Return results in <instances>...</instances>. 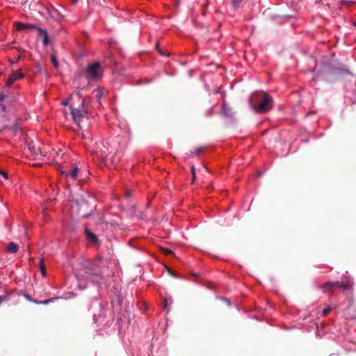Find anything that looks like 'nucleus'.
I'll list each match as a JSON object with an SVG mask.
<instances>
[{
	"label": "nucleus",
	"mask_w": 356,
	"mask_h": 356,
	"mask_svg": "<svg viewBox=\"0 0 356 356\" xmlns=\"http://www.w3.org/2000/svg\"><path fill=\"white\" fill-rule=\"evenodd\" d=\"M251 107L258 113H264L272 108L273 99L264 92H257L250 97Z\"/></svg>",
	"instance_id": "1"
},
{
	"label": "nucleus",
	"mask_w": 356,
	"mask_h": 356,
	"mask_svg": "<svg viewBox=\"0 0 356 356\" xmlns=\"http://www.w3.org/2000/svg\"><path fill=\"white\" fill-rule=\"evenodd\" d=\"M70 107L73 120L78 127L81 129L88 128L90 125L88 112L84 101L81 100V104L77 107L75 106L74 103L72 102L70 104Z\"/></svg>",
	"instance_id": "2"
},
{
	"label": "nucleus",
	"mask_w": 356,
	"mask_h": 356,
	"mask_svg": "<svg viewBox=\"0 0 356 356\" xmlns=\"http://www.w3.org/2000/svg\"><path fill=\"white\" fill-rule=\"evenodd\" d=\"M103 70L101 65L95 62L89 65L86 71V76L88 79L96 80L102 77Z\"/></svg>",
	"instance_id": "3"
},
{
	"label": "nucleus",
	"mask_w": 356,
	"mask_h": 356,
	"mask_svg": "<svg viewBox=\"0 0 356 356\" xmlns=\"http://www.w3.org/2000/svg\"><path fill=\"white\" fill-rule=\"evenodd\" d=\"M325 292H332L335 288H341L343 289H347L348 286L342 282H328L325 284L320 286Z\"/></svg>",
	"instance_id": "4"
},
{
	"label": "nucleus",
	"mask_w": 356,
	"mask_h": 356,
	"mask_svg": "<svg viewBox=\"0 0 356 356\" xmlns=\"http://www.w3.org/2000/svg\"><path fill=\"white\" fill-rule=\"evenodd\" d=\"M58 170L60 172V173L63 175H65L68 180L75 181L76 179L79 170L77 165L73 166V168L69 171L64 170L60 165L58 166Z\"/></svg>",
	"instance_id": "5"
},
{
	"label": "nucleus",
	"mask_w": 356,
	"mask_h": 356,
	"mask_svg": "<svg viewBox=\"0 0 356 356\" xmlns=\"http://www.w3.org/2000/svg\"><path fill=\"white\" fill-rule=\"evenodd\" d=\"M24 76V74L20 70L14 71L9 76V78L6 81V86L10 87L15 81L22 79Z\"/></svg>",
	"instance_id": "6"
},
{
	"label": "nucleus",
	"mask_w": 356,
	"mask_h": 356,
	"mask_svg": "<svg viewBox=\"0 0 356 356\" xmlns=\"http://www.w3.org/2000/svg\"><path fill=\"white\" fill-rule=\"evenodd\" d=\"M93 270H94L88 269V271H87V273L88 274V278L90 279L92 283L99 285L102 280V275L99 270L92 273V271Z\"/></svg>",
	"instance_id": "7"
},
{
	"label": "nucleus",
	"mask_w": 356,
	"mask_h": 356,
	"mask_svg": "<svg viewBox=\"0 0 356 356\" xmlns=\"http://www.w3.org/2000/svg\"><path fill=\"white\" fill-rule=\"evenodd\" d=\"M15 27L17 31H25L28 29H35L38 31V29L40 28L32 24H26L20 22L15 23Z\"/></svg>",
	"instance_id": "8"
},
{
	"label": "nucleus",
	"mask_w": 356,
	"mask_h": 356,
	"mask_svg": "<svg viewBox=\"0 0 356 356\" xmlns=\"http://www.w3.org/2000/svg\"><path fill=\"white\" fill-rule=\"evenodd\" d=\"M38 32L40 35H41L43 37V40H42L43 45L44 47L48 46L50 43V41H49V36H48V34H47V32L46 31V30H44L42 28H39V29H38Z\"/></svg>",
	"instance_id": "9"
},
{
	"label": "nucleus",
	"mask_w": 356,
	"mask_h": 356,
	"mask_svg": "<svg viewBox=\"0 0 356 356\" xmlns=\"http://www.w3.org/2000/svg\"><path fill=\"white\" fill-rule=\"evenodd\" d=\"M18 250V245L13 243V242H10L8 243V246H7V251L8 252H10V253H15L17 252Z\"/></svg>",
	"instance_id": "10"
},
{
	"label": "nucleus",
	"mask_w": 356,
	"mask_h": 356,
	"mask_svg": "<svg viewBox=\"0 0 356 356\" xmlns=\"http://www.w3.org/2000/svg\"><path fill=\"white\" fill-rule=\"evenodd\" d=\"M74 98H77L79 99H81L80 93L79 92H76L75 94L72 95L68 100H65V101L62 102V104L64 105V106L67 105L69 104V102L73 101V99Z\"/></svg>",
	"instance_id": "11"
},
{
	"label": "nucleus",
	"mask_w": 356,
	"mask_h": 356,
	"mask_svg": "<svg viewBox=\"0 0 356 356\" xmlns=\"http://www.w3.org/2000/svg\"><path fill=\"white\" fill-rule=\"evenodd\" d=\"M86 234L88 239L96 241L97 240V238L95 234H94L92 232H91L90 230L86 229Z\"/></svg>",
	"instance_id": "12"
},
{
	"label": "nucleus",
	"mask_w": 356,
	"mask_h": 356,
	"mask_svg": "<svg viewBox=\"0 0 356 356\" xmlns=\"http://www.w3.org/2000/svg\"><path fill=\"white\" fill-rule=\"evenodd\" d=\"M58 298H54L47 299V300H44L43 301L33 300V302H35L36 304L47 305L49 302H53L54 300H56V299H58Z\"/></svg>",
	"instance_id": "13"
},
{
	"label": "nucleus",
	"mask_w": 356,
	"mask_h": 356,
	"mask_svg": "<svg viewBox=\"0 0 356 356\" xmlns=\"http://www.w3.org/2000/svg\"><path fill=\"white\" fill-rule=\"evenodd\" d=\"M330 311L331 308L330 307L325 308L324 309H323L321 315L323 316H326L330 313Z\"/></svg>",
	"instance_id": "14"
},
{
	"label": "nucleus",
	"mask_w": 356,
	"mask_h": 356,
	"mask_svg": "<svg viewBox=\"0 0 356 356\" xmlns=\"http://www.w3.org/2000/svg\"><path fill=\"white\" fill-rule=\"evenodd\" d=\"M171 303H172L171 299L165 298L164 299V309H166L168 304H171Z\"/></svg>",
	"instance_id": "15"
},
{
	"label": "nucleus",
	"mask_w": 356,
	"mask_h": 356,
	"mask_svg": "<svg viewBox=\"0 0 356 356\" xmlns=\"http://www.w3.org/2000/svg\"><path fill=\"white\" fill-rule=\"evenodd\" d=\"M40 266L41 273H42V276H44L45 275V266H44V264H43V262L41 261L40 263Z\"/></svg>",
	"instance_id": "16"
},
{
	"label": "nucleus",
	"mask_w": 356,
	"mask_h": 356,
	"mask_svg": "<svg viewBox=\"0 0 356 356\" xmlns=\"http://www.w3.org/2000/svg\"><path fill=\"white\" fill-rule=\"evenodd\" d=\"M222 113H223L225 115L228 116V115H229V112H228V111H227V109L226 106H225V104H222Z\"/></svg>",
	"instance_id": "17"
},
{
	"label": "nucleus",
	"mask_w": 356,
	"mask_h": 356,
	"mask_svg": "<svg viewBox=\"0 0 356 356\" xmlns=\"http://www.w3.org/2000/svg\"><path fill=\"white\" fill-rule=\"evenodd\" d=\"M51 61H52L53 65L55 67H58V61L56 60V57L54 56H51Z\"/></svg>",
	"instance_id": "18"
},
{
	"label": "nucleus",
	"mask_w": 356,
	"mask_h": 356,
	"mask_svg": "<svg viewBox=\"0 0 356 356\" xmlns=\"http://www.w3.org/2000/svg\"><path fill=\"white\" fill-rule=\"evenodd\" d=\"M6 106L3 104V102H1V103H0V111H1V112H5V111H6Z\"/></svg>",
	"instance_id": "19"
},
{
	"label": "nucleus",
	"mask_w": 356,
	"mask_h": 356,
	"mask_svg": "<svg viewBox=\"0 0 356 356\" xmlns=\"http://www.w3.org/2000/svg\"><path fill=\"white\" fill-rule=\"evenodd\" d=\"M191 172H192V175H193V180L195 179V168L194 166H192L191 168Z\"/></svg>",
	"instance_id": "20"
},
{
	"label": "nucleus",
	"mask_w": 356,
	"mask_h": 356,
	"mask_svg": "<svg viewBox=\"0 0 356 356\" xmlns=\"http://www.w3.org/2000/svg\"><path fill=\"white\" fill-rule=\"evenodd\" d=\"M191 172H192V175H193V180L195 179V168L194 166H192L191 168Z\"/></svg>",
	"instance_id": "21"
},
{
	"label": "nucleus",
	"mask_w": 356,
	"mask_h": 356,
	"mask_svg": "<svg viewBox=\"0 0 356 356\" xmlns=\"http://www.w3.org/2000/svg\"><path fill=\"white\" fill-rule=\"evenodd\" d=\"M243 0H232L233 4L234 6H238L239 3L242 2Z\"/></svg>",
	"instance_id": "22"
},
{
	"label": "nucleus",
	"mask_w": 356,
	"mask_h": 356,
	"mask_svg": "<svg viewBox=\"0 0 356 356\" xmlns=\"http://www.w3.org/2000/svg\"><path fill=\"white\" fill-rule=\"evenodd\" d=\"M0 175H1L6 179H8V175L6 172L0 170Z\"/></svg>",
	"instance_id": "23"
},
{
	"label": "nucleus",
	"mask_w": 356,
	"mask_h": 356,
	"mask_svg": "<svg viewBox=\"0 0 356 356\" xmlns=\"http://www.w3.org/2000/svg\"><path fill=\"white\" fill-rule=\"evenodd\" d=\"M5 98V95L3 93L0 92V103L3 102Z\"/></svg>",
	"instance_id": "24"
},
{
	"label": "nucleus",
	"mask_w": 356,
	"mask_h": 356,
	"mask_svg": "<svg viewBox=\"0 0 356 356\" xmlns=\"http://www.w3.org/2000/svg\"><path fill=\"white\" fill-rule=\"evenodd\" d=\"M201 151H202V149H201V148H198V149H196V154H197H197H199L201 152Z\"/></svg>",
	"instance_id": "25"
},
{
	"label": "nucleus",
	"mask_w": 356,
	"mask_h": 356,
	"mask_svg": "<svg viewBox=\"0 0 356 356\" xmlns=\"http://www.w3.org/2000/svg\"><path fill=\"white\" fill-rule=\"evenodd\" d=\"M25 297L26 298L27 300L31 301V298L29 295H26Z\"/></svg>",
	"instance_id": "26"
},
{
	"label": "nucleus",
	"mask_w": 356,
	"mask_h": 356,
	"mask_svg": "<svg viewBox=\"0 0 356 356\" xmlns=\"http://www.w3.org/2000/svg\"><path fill=\"white\" fill-rule=\"evenodd\" d=\"M166 253H167V254H172V252L170 250H168L166 251Z\"/></svg>",
	"instance_id": "27"
},
{
	"label": "nucleus",
	"mask_w": 356,
	"mask_h": 356,
	"mask_svg": "<svg viewBox=\"0 0 356 356\" xmlns=\"http://www.w3.org/2000/svg\"><path fill=\"white\" fill-rule=\"evenodd\" d=\"M77 1H78V0H72V2L73 3H76Z\"/></svg>",
	"instance_id": "28"
}]
</instances>
